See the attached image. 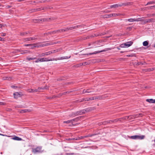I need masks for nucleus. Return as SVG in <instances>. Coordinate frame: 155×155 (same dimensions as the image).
<instances>
[{"label":"nucleus","mask_w":155,"mask_h":155,"mask_svg":"<svg viewBox=\"0 0 155 155\" xmlns=\"http://www.w3.org/2000/svg\"><path fill=\"white\" fill-rule=\"evenodd\" d=\"M49 44L48 43H38L36 44H26L25 45L26 46H31V48H41L42 47H44L45 46L48 45Z\"/></svg>","instance_id":"1"},{"label":"nucleus","mask_w":155,"mask_h":155,"mask_svg":"<svg viewBox=\"0 0 155 155\" xmlns=\"http://www.w3.org/2000/svg\"><path fill=\"white\" fill-rule=\"evenodd\" d=\"M95 109L94 107H90L86 109L83 110L76 112V114L77 115L83 114H85L86 112H88L91 111Z\"/></svg>","instance_id":"2"},{"label":"nucleus","mask_w":155,"mask_h":155,"mask_svg":"<svg viewBox=\"0 0 155 155\" xmlns=\"http://www.w3.org/2000/svg\"><path fill=\"white\" fill-rule=\"evenodd\" d=\"M81 26L80 25H77L74 27H71L69 28H65V29H61L58 30L57 31L58 32L59 31L60 32H63L65 31H67L69 30H72L75 28H78L80 27Z\"/></svg>","instance_id":"3"},{"label":"nucleus","mask_w":155,"mask_h":155,"mask_svg":"<svg viewBox=\"0 0 155 155\" xmlns=\"http://www.w3.org/2000/svg\"><path fill=\"white\" fill-rule=\"evenodd\" d=\"M145 136L144 135H134L133 136H131L129 137V138L131 139L134 140H142L144 138Z\"/></svg>","instance_id":"4"},{"label":"nucleus","mask_w":155,"mask_h":155,"mask_svg":"<svg viewBox=\"0 0 155 155\" xmlns=\"http://www.w3.org/2000/svg\"><path fill=\"white\" fill-rule=\"evenodd\" d=\"M133 43L131 41L127 42L125 43L121 44V45H120V47L121 48H127L131 45Z\"/></svg>","instance_id":"5"},{"label":"nucleus","mask_w":155,"mask_h":155,"mask_svg":"<svg viewBox=\"0 0 155 155\" xmlns=\"http://www.w3.org/2000/svg\"><path fill=\"white\" fill-rule=\"evenodd\" d=\"M41 147H37L35 148L32 149V152L34 153H40L41 150Z\"/></svg>","instance_id":"6"},{"label":"nucleus","mask_w":155,"mask_h":155,"mask_svg":"<svg viewBox=\"0 0 155 155\" xmlns=\"http://www.w3.org/2000/svg\"><path fill=\"white\" fill-rule=\"evenodd\" d=\"M83 117V116H80L78 117H77L76 118H74L73 119H71L72 123H73L74 122H77L79 120H80ZM76 124H78L77 123L76 124H72V125L73 126H75Z\"/></svg>","instance_id":"7"},{"label":"nucleus","mask_w":155,"mask_h":155,"mask_svg":"<svg viewBox=\"0 0 155 155\" xmlns=\"http://www.w3.org/2000/svg\"><path fill=\"white\" fill-rule=\"evenodd\" d=\"M14 97L15 98L17 99L18 97H21L23 95V94L20 92H16L14 94Z\"/></svg>","instance_id":"8"},{"label":"nucleus","mask_w":155,"mask_h":155,"mask_svg":"<svg viewBox=\"0 0 155 155\" xmlns=\"http://www.w3.org/2000/svg\"><path fill=\"white\" fill-rule=\"evenodd\" d=\"M48 9V8L47 7H45L42 9H41V8H35V9H32L31 10V12H35L41 11L42 10L47 9Z\"/></svg>","instance_id":"9"},{"label":"nucleus","mask_w":155,"mask_h":155,"mask_svg":"<svg viewBox=\"0 0 155 155\" xmlns=\"http://www.w3.org/2000/svg\"><path fill=\"white\" fill-rule=\"evenodd\" d=\"M89 101L92 100H94L96 99L101 100L103 98L102 96H97L96 97H89Z\"/></svg>","instance_id":"10"},{"label":"nucleus","mask_w":155,"mask_h":155,"mask_svg":"<svg viewBox=\"0 0 155 155\" xmlns=\"http://www.w3.org/2000/svg\"><path fill=\"white\" fill-rule=\"evenodd\" d=\"M108 49H104V50L100 51H95L94 52L89 53V54L90 55H91V54H98V53H99L101 52L107 51H108Z\"/></svg>","instance_id":"11"},{"label":"nucleus","mask_w":155,"mask_h":155,"mask_svg":"<svg viewBox=\"0 0 155 155\" xmlns=\"http://www.w3.org/2000/svg\"><path fill=\"white\" fill-rule=\"evenodd\" d=\"M135 118V117L134 116L130 115L124 117H123V119H128L130 120L134 118Z\"/></svg>","instance_id":"12"},{"label":"nucleus","mask_w":155,"mask_h":155,"mask_svg":"<svg viewBox=\"0 0 155 155\" xmlns=\"http://www.w3.org/2000/svg\"><path fill=\"white\" fill-rule=\"evenodd\" d=\"M58 51H56V50H54L53 51H49L47 52H45L44 53L45 55V56H47L50 54H51L53 53H54Z\"/></svg>","instance_id":"13"},{"label":"nucleus","mask_w":155,"mask_h":155,"mask_svg":"<svg viewBox=\"0 0 155 155\" xmlns=\"http://www.w3.org/2000/svg\"><path fill=\"white\" fill-rule=\"evenodd\" d=\"M121 5L120 4H115L113 5H111L110 6V8H117L121 6Z\"/></svg>","instance_id":"14"},{"label":"nucleus","mask_w":155,"mask_h":155,"mask_svg":"<svg viewBox=\"0 0 155 155\" xmlns=\"http://www.w3.org/2000/svg\"><path fill=\"white\" fill-rule=\"evenodd\" d=\"M146 101L149 102V103H155V99H147Z\"/></svg>","instance_id":"15"},{"label":"nucleus","mask_w":155,"mask_h":155,"mask_svg":"<svg viewBox=\"0 0 155 155\" xmlns=\"http://www.w3.org/2000/svg\"><path fill=\"white\" fill-rule=\"evenodd\" d=\"M12 139L14 140H19V141H21V140H22V138H20L16 136H15L14 137H12Z\"/></svg>","instance_id":"16"},{"label":"nucleus","mask_w":155,"mask_h":155,"mask_svg":"<svg viewBox=\"0 0 155 155\" xmlns=\"http://www.w3.org/2000/svg\"><path fill=\"white\" fill-rule=\"evenodd\" d=\"M89 101V98H83L82 99H81L80 100H78L79 101V102H82L84 101Z\"/></svg>","instance_id":"17"},{"label":"nucleus","mask_w":155,"mask_h":155,"mask_svg":"<svg viewBox=\"0 0 155 155\" xmlns=\"http://www.w3.org/2000/svg\"><path fill=\"white\" fill-rule=\"evenodd\" d=\"M111 17H116V16H119L121 15H124V14H117V13H113V14H111Z\"/></svg>","instance_id":"18"},{"label":"nucleus","mask_w":155,"mask_h":155,"mask_svg":"<svg viewBox=\"0 0 155 155\" xmlns=\"http://www.w3.org/2000/svg\"><path fill=\"white\" fill-rule=\"evenodd\" d=\"M87 93H89L94 91V89L92 88L86 89Z\"/></svg>","instance_id":"19"},{"label":"nucleus","mask_w":155,"mask_h":155,"mask_svg":"<svg viewBox=\"0 0 155 155\" xmlns=\"http://www.w3.org/2000/svg\"><path fill=\"white\" fill-rule=\"evenodd\" d=\"M31 111V110H30L29 109H24V110H21V113H26V112H28Z\"/></svg>","instance_id":"20"},{"label":"nucleus","mask_w":155,"mask_h":155,"mask_svg":"<svg viewBox=\"0 0 155 155\" xmlns=\"http://www.w3.org/2000/svg\"><path fill=\"white\" fill-rule=\"evenodd\" d=\"M120 4L122 5H121V6L123 5L127 6L131 5V3L130 2H128L127 3Z\"/></svg>","instance_id":"21"},{"label":"nucleus","mask_w":155,"mask_h":155,"mask_svg":"<svg viewBox=\"0 0 155 155\" xmlns=\"http://www.w3.org/2000/svg\"><path fill=\"white\" fill-rule=\"evenodd\" d=\"M143 18H138L136 19V21H144V20L143 19Z\"/></svg>","instance_id":"22"},{"label":"nucleus","mask_w":155,"mask_h":155,"mask_svg":"<svg viewBox=\"0 0 155 155\" xmlns=\"http://www.w3.org/2000/svg\"><path fill=\"white\" fill-rule=\"evenodd\" d=\"M76 116H77L76 114V112L72 113L69 115V116L70 117H74Z\"/></svg>","instance_id":"23"},{"label":"nucleus","mask_w":155,"mask_h":155,"mask_svg":"<svg viewBox=\"0 0 155 155\" xmlns=\"http://www.w3.org/2000/svg\"><path fill=\"white\" fill-rule=\"evenodd\" d=\"M125 20L126 21H128L129 22H134L136 21V19L130 18L128 19H126Z\"/></svg>","instance_id":"24"},{"label":"nucleus","mask_w":155,"mask_h":155,"mask_svg":"<svg viewBox=\"0 0 155 155\" xmlns=\"http://www.w3.org/2000/svg\"><path fill=\"white\" fill-rule=\"evenodd\" d=\"M110 17H111L110 14L109 15H105L104 16V18H108Z\"/></svg>","instance_id":"25"},{"label":"nucleus","mask_w":155,"mask_h":155,"mask_svg":"<svg viewBox=\"0 0 155 155\" xmlns=\"http://www.w3.org/2000/svg\"><path fill=\"white\" fill-rule=\"evenodd\" d=\"M143 46H146L148 45V42L147 41H144L143 42Z\"/></svg>","instance_id":"26"},{"label":"nucleus","mask_w":155,"mask_h":155,"mask_svg":"<svg viewBox=\"0 0 155 155\" xmlns=\"http://www.w3.org/2000/svg\"><path fill=\"white\" fill-rule=\"evenodd\" d=\"M155 4V1H150L148 2L147 4L145 5L146 6L152 4Z\"/></svg>","instance_id":"27"},{"label":"nucleus","mask_w":155,"mask_h":155,"mask_svg":"<svg viewBox=\"0 0 155 155\" xmlns=\"http://www.w3.org/2000/svg\"><path fill=\"white\" fill-rule=\"evenodd\" d=\"M152 19L146 20H144V23L151 22L152 21Z\"/></svg>","instance_id":"28"},{"label":"nucleus","mask_w":155,"mask_h":155,"mask_svg":"<svg viewBox=\"0 0 155 155\" xmlns=\"http://www.w3.org/2000/svg\"><path fill=\"white\" fill-rule=\"evenodd\" d=\"M38 91V89H31L30 90V91H29L30 92H36Z\"/></svg>","instance_id":"29"},{"label":"nucleus","mask_w":155,"mask_h":155,"mask_svg":"<svg viewBox=\"0 0 155 155\" xmlns=\"http://www.w3.org/2000/svg\"><path fill=\"white\" fill-rule=\"evenodd\" d=\"M63 123H66V124H69V123H72V120H68L66 121H64Z\"/></svg>","instance_id":"30"},{"label":"nucleus","mask_w":155,"mask_h":155,"mask_svg":"<svg viewBox=\"0 0 155 155\" xmlns=\"http://www.w3.org/2000/svg\"><path fill=\"white\" fill-rule=\"evenodd\" d=\"M123 119V118H119V119L117 118V119H114V120H113V121H114V123L116 122H117L119 120L120 121V120L121 119Z\"/></svg>","instance_id":"31"},{"label":"nucleus","mask_w":155,"mask_h":155,"mask_svg":"<svg viewBox=\"0 0 155 155\" xmlns=\"http://www.w3.org/2000/svg\"><path fill=\"white\" fill-rule=\"evenodd\" d=\"M45 60H47V61H54L55 60V59L54 58H53V59H48V58H45Z\"/></svg>","instance_id":"32"},{"label":"nucleus","mask_w":155,"mask_h":155,"mask_svg":"<svg viewBox=\"0 0 155 155\" xmlns=\"http://www.w3.org/2000/svg\"><path fill=\"white\" fill-rule=\"evenodd\" d=\"M135 56V54H128V55H127V57H134V56Z\"/></svg>","instance_id":"33"},{"label":"nucleus","mask_w":155,"mask_h":155,"mask_svg":"<svg viewBox=\"0 0 155 155\" xmlns=\"http://www.w3.org/2000/svg\"><path fill=\"white\" fill-rule=\"evenodd\" d=\"M29 52L28 50H25L24 51H22V52H21V54H25V53H28Z\"/></svg>","instance_id":"34"},{"label":"nucleus","mask_w":155,"mask_h":155,"mask_svg":"<svg viewBox=\"0 0 155 155\" xmlns=\"http://www.w3.org/2000/svg\"><path fill=\"white\" fill-rule=\"evenodd\" d=\"M148 71L149 72L153 71V70H155V68H148Z\"/></svg>","instance_id":"35"},{"label":"nucleus","mask_w":155,"mask_h":155,"mask_svg":"<svg viewBox=\"0 0 155 155\" xmlns=\"http://www.w3.org/2000/svg\"><path fill=\"white\" fill-rule=\"evenodd\" d=\"M88 64V62H84V63H82L81 64H80L81 66V65L85 66V65H87Z\"/></svg>","instance_id":"36"},{"label":"nucleus","mask_w":155,"mask_h":155,"mask_svg":"<svg viewBox=\"0 0 155 155\" xmlns=\"http://www.w3.org/2000/svg\"><path fill=\"white\" fill-rule=\"evenodd\" d=\"M25 41H31V40L30 39V38H25Z\"/></svg>","instance_id":"37"},{"label":"nucleus","mask_w":155,"mask_h":155,"mask_svg":"<svg viewBox=\"0 0 155 155\" xmlns=\"http://www.w3.org/2000/svg\"><path fill=\"white\" fill-rule=\"evenodd\" d=\"M96 134H89L88 135H87V137H91L93 136H94V135H96Z\"/></svg>","instance_id":"38"},{"label":"nucleus","mask_w":155,"mask_h":155,"mask_svg":"<svg viewBox=\"0 0 155 155\" xmlns=\"http://www.w3.org/2000/svg\"><path fill=\"white\" fill-rule=\"evenodd\" d=\"M107 123L111 124L112 123H114V121L113 120H107Z\"/></svg>","instance_id":"39"},{"label":"nucleus","mask_w":155,"mask_h":155,"mask_svg":"<svg viewBox=\"0 0 155 155\" xmlns=\"http://www.w3.org/2000/svg\"><path fill=\"white\" fill-rule=\"evenodd\" d=\"M69 58H70V57H68V56L62 57H61V59H68Z\"/></svg>","instance_id":"40"},{"label":"nucleus","mask_w":155,"mask_h":155,"mask_svg":"<svg viewBox=\"0 0 155 155\" xmlns=\"http://www.w3.org/2000/svg\"><path fill=\"white\" fill-rule=\"evenodd\" d=\"M31 41L37 39V38H35V37H33L30 38V39Z\"/></svg>","instance_id":"41"},{"label":"nucleus","mask_w":155,"mask_h":155,"mask_svg":"<svg viewBox=\"0 0 155 155\" xmlns=\"http://www.w3.org/2000/svg\"><path fill=\"white\" fill-rule=\"evenodd\" d=\"M45 56V54H44V53H41V54H39V56L40 57H43V56Z\"/></svg>","instance_id":"42"},{"label":"nucleus","mask_w":155,"mask_h":155,"mask_svg":"<svg viewBox=\"0 0 155 155\" xmlns=\"http://www.w3.org/2000/svg\"><path fill=\"white\" fill-rule=\"evenodd\" d=\"M142 63H143L142 61L138 62L137 63V64L138 65H142Z\"/></svg>","instance_id":"43"},{"label":"nucleus","mask_w":155,"mask_h":155,"mask_svg":"<svg viewBox=\"0 0 155 155\" xmlns=\"http://www.w3.org/2000/svg\"><path fill=\"white\" fill-rule=\"evenodd\" d=\"M153 7H154L153 6H151L148 7H147V8L148 9H153Z\"/></svg>","instance_id":"44"},{"label":"nucleus","mask_w":155,"mask_h":155,"mask_svg":"<svg viewBox=\"0 0 155 155\" xmlns=\"http://www.w3.org/2000/svg\"><path fill=\"white\" fill-rule=\"evenodd\" d=\"M87 93V90H86V89H84L83 90V91L82 92V93H81V94H85V93Z\"/></svg>","instance_id":"45"},{"label":"nucleus","mask_w":155,"mask_h":155,"mask_svg":"<svg viewBox=\"0 0 155 155\" xmlns=\"http://www.w3.org/2000/svg\"><path fill=\"white\" fill-rule=\"evenodd\" d=\"M77 138H78V140H80L81 139H82L83 138V136H80V137H78Z\"/></svg>","instance_id":"46"},{"label":"nucleus","mask_w":155,"mask_h":155,"mask_svg":"<svg viewBox=\"0 0 155 155\" xmlns=\"http://www.w3.org/2000/svg\"><path fill=\"white\" fill-rule=\"evenodd\" d=\"M40 60L41 61L40 62L45 61H46L45 60V58H40Z\"/></svg>","instance_id":"47"},{"label":"nucleus","mask_w":155,"mask_h":155,"mask_svg":"<svg viewBox=\"0 0 155 155\" xmlns=\"http://www.w3.org/2000/svg\"><path fill=\"white\" fill-rule=\"evenodd\" d=\"M28 34V33L27 32H24L22 33H21V35H26Z\"/></svg>","instance_id":"48"},{"label":"nucleus","mask_w":155,"mask_h":155,"mask_svg":"<svg viewBox=\"0 0 155 155\" xmlns=\"http://www.w3.org/2000/svg\"><path fill=\"white\" fill-rule=\"evenodd\" d=\"M71 139L73 140H78V138H77V137L71 138Z\"/></svg>","instance_id":"49"},{"label":"nucleus","mask_w":155,"mask_h":155,"mask_svg":"<svg viewBox=\"0 0 155 155\" xmlns=\"http://www.w3.org/2000/svg\"><path fill=\"white\" fill-rule=\"evenodd\" d=\"M22 107L21 106L19 105V106H15V108H21Z\"/></svg>","instance_id":"50"},{"label":"nucleus","mask_w":155,"mask_h":155,"mask_svg":"<svg viewBox=\"0 0 155 155\" xmlns=\"http://www.w3.org/2000/svg\"><path fill=\"white\" fill-rule=\"evenodd\" d=\"M40 61H41L40 60V58H38L37 59V60H36L35 61V62L36 63H37V62H40Z\"/></svg>","instance_id":"51"},{"label":"nucleus","mask_w":155,"mask_h":155,"mask_svg":"<svg viewBox=\"0 0 155 155\" xmlns=\"http://www.w3.org/2000/svg\"><path fill=\"white\" fill-rule=\"evenodd\" d=\"M6 103L2 102H0V105H5Z\"/></svg>","instance_id":"52"},{"label":"nucleus","mask_w":155,"mask_h":155,"mask_svg":"<svg viewBox=\"0 0 155 155\" xmlns=\"http://www.w3.org/2000/svg\"><path fill=\"white\" fill-rule=\"evenodd\" d=\"M4 79L10 80L11 79V78L10 77H5V79Z\"/></svg>","instance_id":"53"},{"label":"nucleus","mask_w":155,"mask_h":155,"mask_svg":"<svg viewBox=\"0 0 155 155\" xmlns=\"http://www.w3.org/2000/svg\"><path fill=\"white\" fill-rule=\"evenodd\" d=\"M43 89H48V87L46 85L45 87H43Z\"/></svg>","instance_id":"54"},{"label":"nucleus","mask_w":155,"mask_h":155,"mask_svg":"<svg viewBox=\"0 0 155 155\" xmlns=\"http://www.w3.org/2000/svg\"><path fill=\"white\" fill-rule=\"evenodd\" d=\"M27 59L29 61L32 60V58H29V57H27Z\"/></svg>","instance_id":"55"},{"label":"nucleus","mask_w":155,"mask_h":155,"mask_svg":"<svg viewBox=\"0 0 155 155\" xmlns=\"http://www.w3.org/2000/svg\"><path fill=\"white\" fill-rule=\"evenodd\" d=\"M6 35V33H2L1 36H5Z\"/></svg>","instance_id":"56"},{"label":"nucleus","mask_w":155,"mask_h":155,"mask_svg":"<svg viewBox=\"0 0 155 155\" xmlns=\"http://www.w3.org/2000/svg\"><path fill=\"white\" fill-rule=\"evenodd\" d=\"M143 62V63H142V65H146V64H147L145 61H142Z\"/></svg>","instance_id":"57"},{"label":"nucleus","mask_w":155,"mask_h":155,"mask_svg":"<svg viewBox=\"0 0 155 155\" xmlns=\"http://www.w3.org/2000/svg\"><path fill=\"white\" fill-rule=\"evenodd\" d=\"M107 121L103 122L102 123V124L105 125V124H108V123H107Z\"/></svg>","instance_id":"58"},{"label":"nucleus","mask_w":155,"mask_h":155,"mask_svg":"<svg viewBox=\"0 0 155 155\" xmlns=\"http://www.w3.org/2000/svg\"><path fill=\"white\" fill-rule=\"evenodd\" d=\"M37 89H38V90H43V87H38Z\"/></svg>","instance_id":"59"},{"label":"nucleus","mask_w":155,"mask_h":155,"mask_svg":"<svg viewBox=\"0 0 155 155\" xmlns=\"http://www.w3.org/2000/svg\"><path fill=\"white\" fill-rule=\"evenodd\" d=\"M143 71H145V72H148V69H146L143 70Z\"/></svg>","instance_id":"60"},{"label":"nucleus","mask_w":155,"mask_h":155,"mask_svg":"<svg viewBox=\"0 0 155 155\" xmlns=\"http://www.w3.org/2000/svg\"><path fill=\"white\" fill-rule=\"evenodd\" d=\"M12 110V109L11 108H8L7 110V111H10Z\"/></svg>","instance_id":"61"},{"label":"nucleus","mask_w":155,"mask_h":155,"mask_svg":"<svg viewBox=\"0 0 155 155\" xmlns=\"http://www.w3.org/2000/svg\"><path fill=\"white\" fill-rule=\"evenodd\" d=\"M56 97L54 96H53L52 97H48L47 98V99H49V98H53L55 97Z\"/></svg>","instance_id":"62"},{"label":"nucleus","mask_w":155,"mask_h":155,"mask_svg":"<svg viewBox=\"0 0 155 155\" xmlns=\"http://www.w3.org/2000/svg\"><path fill=\"white\" fill-rule=\"evenodd\" d=\"M4 39L3 38H2L1 37H0V41H4Z\"/></svg>","instance_id":"63"},{"label":"nucleus","mask_w":155,"mask_h":155,"mask_svg":"<svg viewBox=\"0 0 155 155\" xmlns=\"http://www.w3.org/2000/svg\"><path fill=\"white\" fill-rule=\"evenodd\" d=\"M67 94V91H66V92L63 93L62 94V95H65V94Z\"/></svg>","instance_id":"64"}]
</instances>
